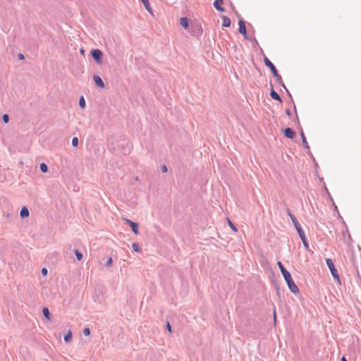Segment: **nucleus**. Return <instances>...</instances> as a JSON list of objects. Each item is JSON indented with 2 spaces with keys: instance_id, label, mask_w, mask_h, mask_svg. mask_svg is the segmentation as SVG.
<instances>
[{
  "instance_id": "nucleus-1",
  "label": "nucleus",
  "mask_w": 361,
  "mask_h": 361,
  "mask_svg": "<svg viewBox=\"0 0 361 361\" xmlns=\"http://www.w3.org/2000/svg\"><path fill=\"white\" fill-rule=\"evenodd\" d=\"M277 264L290 290L295 294L299 293V288L295 285L294 281L292 279L290 272L286 270L281 262H278Z\"/></svg>"
},
{
  "instance_id": "nucleus-2",
  "label": "nucleus",
  "mask_w": 361,
  "mask_h": 361,
  "mask_svg": "<svg viewBox=\"0 0 361 361\" xmlns=\"http://www.w3.org/2000/svg\"><path fill=\"white\" fill-rule=\"evenodd\" d=\"M326 264L328 268L329 269L331 274L332 276L334 277V279L336 281V282L338 284H341L339 274H338L337 269H336L332 259L330 258L326 259Z\"/></svg>"
},
{
  "instance_id": "nucleus-3",
  "label": "nucleus",
  "mask_w": 361,
  "mask_h": 361,
  "mask_svg": "<svg viewBox=\"0 0 361 361\" xmlns=\"http://www.w3.org/2000/svg\"><path fill=\"white\" fill-rule=\"evenodd\" d=\"M238 25H239L238 32L240 34H242L246 39L252 42L253 40L250 37H249L247 34L245 22L243 20H240L238 22Z\"/></svg>"
},
{
  "instance_id": "nucleus-4",
  "label": "nucleus",
  "mask_w": 361,
  "mask_h": 361,
  "mask_svg": "<svg viewBox=\"0 0 361 361\" xmlns=\"http://www.w3.org/2000/svg\"><path fill=\"white\" fill-rule=\"evenodd\" d=\"M91 55L97 63L99 64L102 63V58L103 56V53L101 50L92 49L91 51Z\"/></svg>"
},
{
  "instance_id": "nucleus-5",
  "label": "nucleus",
  "mask_w": 361,
  "mask_h": 361,
  "mask_svg": "<svg viewBox=\"0 0 361 361\" xmlns=\"http://www.w3.org/2000/svg\"><path fill=\"white\" fill-rule=\"evenodd\" d=\"M264 64L267 67L269 68L273 75H274L275 74L277 75L278 71H277L275 66L272 63V62L266 56H264Z\"/></svg>"
},
{
  "instance_id": "nucleus-6",
  "label": "nucleus",
  "mask_w": 361,
  "mask_h": 361,
  "mask_svg": "<svg viewBox=\"0 0 361 361\" xmlns=\"http://www.w3.org/2000/svg\"><path fill=\"white\" fill-rule=\"evenodd\" d=\"M124 221L126 224L129 225L131 227L132 231H133V233L135 235L139 234V231H138L139 225L137 223L133 222L131 220L128 219H125Z\"/></svg>"
},
{
  "instance_id": "nucleus-7",
  "label": "nucleus",
  "mask_w": 361,
  "mask_h": 361,
  "mask_svg": "<svg viewBox=\"0 0 361 361\" xmlns=\"http://www.w3.org/2000/svg\"><path fill=\"white\" fill-rule=\"evenodd\" d=\"M292 222L299 235L305 233V231L302 228V226L300 224L299 221H298L297 218H292Z\"/></svg>"
},
{
  "instance_id": "nucleus-8",
  "label": "nucleus",
  "mask_w": 361,
  "mask_h": 361,
  "mask_svg": "<svg viewBox=\"0 0 361 361\" xmlns=\"http://www.w3.org/2000/svg\"><path fill=\"white\" fill-rule=\"evenodd\" d=\"M93 80L97 87H99L100 88L105 87L104 82H103L102 79L99 75H94Z\"/></svg>"
},
{
  "instance_id": "nucleus-9",
  "label": "nucleus",
  "mask_w": 361,
  "mask_h": 361,
  "mask_svg": "<svg viewBox=\"0 0 361 361\" xmlns=\"http://www.w3.org/2000/svg\"><path fill=\"white\" fill-rule=\"evenodd\" d=\"M283 133L285 136L290 139H293L295 135L294 130L290 128H285Z\"/></svg>"
},
{
  "instance_id": "nucleus-10",
  "label": "nucleus",
  "mask_w": 361,
  "mask_h": 361,
  "mask_svg": "<svg viewBox=\"0 0 361 361\" xmlns=\"http://www.w3.org/2000/svg\"><path fill=\"white\" fill-rule=\"evenodd\" d=\"M270 96L273 99L282 102L281 97L280 95L274 90L273 86L271 85V90L270 92Z\"/></svg>"
},
{
  "instance_id": "nucleus-11",
  "label": "nucleus",
  "mask_w": 361,
  "mask_h": 361,
  "mask_svg": "<svg viewBox=\"0 0 361 361\" xmlns=\"http://www.w3.org/2000/svg\"><path fill=\"white\" fill-rule=\"evenodd\" d=\"M192 31L194 32L193 35L194 36H198V35H200L202 33V30L201 28V26L200 25H192Z\"/></svg>"
},
{
  "instance_id": "nucleus-12",
  "label": "nucleus",
  "mask_w": 361,
  "mask_h": 361,
  "mask_svg": "<svg viewBox=\"0 0 361 361\" xmlns=\"http://www.w3.org/2000/svg\"><path fill=\"white\" fill-rule=\"evenodd\" d=\"M180 25L184 28V29H188L189 28V20L186 17H182L180 18Z\"/></svg>"
},
{
  "instance_id": "nucleus-13",
  "label": "nucleus",
  "mask_w": 361,
  "mask_h": 361,
  "mask_svg": "<svg viewBox=\"0 0 361 361\" xmlns=\"http://www.w3.org/2000/svg\"><path fill=\"white\" fill-rule=\"evenodd\" d=\"M222 3H223V0H215V1L214 2V8L217 11H221V12L225 11V9L220 5Z\"/></svg>"
},
{
  "instance_id": "nucleus-14",
  "label": "nucleus",
  "mask_w": 361,
  "mask_h": 361,
  "mask_svg": "<svg viewBox=\"0 0 361 361\" xmlns=\"http://www.w3.org/2000/svg\"><path fill=\"white\" fill-rule=\"evenodd\" d=\"M274 76V78H276V80H277L278 83H279V85H282V86H283V87L286 90V91H287V92L288 93L289 96H290V97H291L290 94L288 92V90L286 89V86H285L284 83L283 82L282 78H281V76L279 74V73H277V75H276V74H275Z\"/></svg>"
},
{
  "instance_id": "nucleus-15",
  "label": "nucleus",
  "mask_w": 361,
  "mask_h": 361,
  "mask_svg": "<svg viewBox=\"0 0 361 361\" xmlns=\"http://www.w3.org/2000/svg\"><path fill=\"white\" fill-rule=\"evenodd\" d=\"M29 214V210L26 207H23L20 212V216L21 218L27 217Z\"/></svg>"
},
{
  "instance_id": "nucleus-16",
  "label": "nucleus",
  "mask_w": 361,
  "mask_h": 361,
  "mask_svg": "<svg viewBox=\"0 0 361 361\" xmlns=\"http://www.w3.org/2000/svg\"><path fill=\"white\" fill-rule=\"evenodd\" d=\"M300 239H301V240L302 242V244L305 246V249L307 250H308L310 247H309V243H308V242H307V240L306 239L305 233H304L302 235H300Z\"/></svg>"
},
{
  "instance_id": "nucleus-17",
  "label": "nucleus",
  "mask_w": 361,
  "mask_h": 361,
  "mask_svg": "<svg viewBox=\"0 0 361 361\" xmlns=\"http://www.w3.org/2000/svg\"><path fill=\"white\" fill-rule=\"evenodd\" d=\"M141 1L142 2L145 8H146V10L150 13L151 14H152V9L150 6V4H149V0H141Z\"/></svg>"
},
{
  "instance_id": "nucleus-18",
  "label": "nucleus",
  "mask_w": 361,
  "mask_h": 361,
  "mask_svg": "<svg viewBox=\"0 0 361 361\" xmlns=\"http://www.w3.org/2000/svg\"><path fill=\"white\" fill-rule=\"evenodd\" d=\"M223 23L222 26L224 27H228L231 25V20L230 18L226 16H223Z\"/></svg>"
},
{
  "instance_id": "nucleus-19",
  "label": "nucleus",
  "mask_w": 361,
  "mask_h": 361,
  "mask_svg": "<svg viewBox=\"0 0 361 361\" xmlns=\"http://www.w3.org/2000/svg\"><path fill=\"white\" fill-rule=\"evenodd\" d=\"M300 136H301L302 140V144H303L304 147L307 149H310V147L308 145V143L307 142L306 137H305V134H304L302 130H301Z\"/></svg>"
},
{
  "instance_id": "nucleus-20",
  "label": "nucleus",
  "mask_w": 361,
  "mask_h": 361,
  "mask_svg": "<svg viewBox=\"0 0 361 361\" xmlns=\"http://www.w3.org/2000/svg\"><path fill=\"white\" fill-rule=\"evenodd\" d=\"M42 313L44 317L48 320L50 321V312L47 307H44L42 309Z\"/></svg>"
},
{
  "instance_id": "nucleus-21",
  "label": "nucleus",
  "mask_w": 361,
  "mask_h": 361,
  "mask_svg": "<svg viewBox=\"0 0 361 361\" xmlns=\"http://www.w3.org/2000/svg\"><path fill=\"white\" fill-rule=\"evenodd\" d=\"M72 332L69 330L67 334L64 336V341L68 343L72 338Z\"/></svg>"
},
{
  "instance_id": "nucleus-22",
  "label": "nucleus",
  "mask_w": 361,
  "mask_h": 361,
  "mask_svg": "<svg viewBox=\"0 0 361 361\" xmlns=\"http://www.w3.org/2000/svg\"><path fill=\"white\" fill-rule=\"evenodd\" d=\"M73 252H74V253L75 255L77 260L78 261H81L82 257H83L82 254L80 252H79L78 250H74Z\"/></svg>"
},
{
  "instance_id": "nucleus-23",
  "label": "nucleus",
  "mask_w": 361,
  "mask_h": 361,
  "mask_svg": "<svg viewBox=\"0 0 361 361\" xmlns=\"http://www.w3.org/2000/svg\"><path fill=\"white\" fill-rule=\"evenodd\" d=\"M40 170L42 173H47L48 171V166H47L46 164L44 163H42L40 164Z\"/></svg>"
},
{
  "instance_id": "nucleus-24",
  "label": "nucleus",
  "mask_w": 361,
  "mask_h": 361,
  "mask_svg": "<svg viewBox=\"0 0 361 361\" xmlns=\"http://www.w3.org/2000/svg\"><path fill=\"white\" fill-rule=\"evenodd\" d=\"M79 106L84 109L85 107V100L83 97H81L79 100Z\"/></svg>"
},
{
  "instance_id": "nucleus-25",
  "label": "nucleus",
  "mask_w": 361,
  "mask_h": 361,
  "mask_svg": "<svg viewBox=\"0 0 361 361\" xmlns=\"http://www.w3.org/2000/svg\"><path fill=\"white\" fill-rule=\"evenodd\" d=\"M132 247L135 252H140V246L137 243H133L132 244Z\"/></svg>"
},
{
  "instance_id": "nucleus-26",
  "label": "nucleus",
  "mask_w": 361,
  "mask_h": 361,
  "mask_svg": "<svg viewBox=\"0 0 361 361\" xmlns=\"http://www.w3.org/2000/svg\"><path fill=\"white\" fill-rule=\"evenodd\" d=\"M2 120L5 123H8L9 121V116L6 114H4L2 116Z\"/></svg>"
},
{
  "instance_id": "nucleus-27",
  "label": "nucleus",
  "mask_w": 361,
  "mask_h": 361,
  "mask_svg": "<svg viewBox=\"0 0 361 361\" xmlns=\"http://www.w3.org/2000/svg\"><path fill=\"white\" fill-rule=\"evenodd\" d=\"M72 145L73 147H77L78 145V137H74L73 139H72Z\"/></svg>"
},
{
  "instance_id": "nucleus-28",
  "label": "nucleus",
  "mask_w": 361,
  "mask_h": 361,
  "mask_svg": "<svg viewBox=\"0 0 361 361\" xmlns=\"http://www.w3.org/2000/svg\"><path fill=\"white\" fill-rule=\"evenodd\" d=\"M83 334L85 336H88L90 335V329L89 328H85L83 329Z\"/></svg>"
},
{
  "instance_id": "nucleus-29",
  "label": "nucleus",
  "mask_w": 361,
  "mask_h": 361,
  "mask_svg": "<svg viewBox=\"0 0 361 361\" xmlns=\"http://www.w3.org/2000/svg\"><path fill=\"white\" fill-rule=\"evenodd\" d=\"M112 262H113L112 258H111V257H109V258L107 259V261H106V262L105 266H106V267H110V266L112 264Z\"/></svg>"
},
{
  "instance_id": "nucleus-30",
  "label": "nucleus",
  "mask_w": 361,
  "mask_h": 361,
  "mask_svg": "<svg viewBox=\"0 0 361 361\" xmlns=\"http://www.w3.org/2000/svg\"><path fill=\"white\" fill-rule=\"evenodd\" d=\"M286 212H287V214H288V215L290 216V219H291V220H292V218H296V217H295V216L291 213L290 210L288 208H287Z\"/></svg>"
},
{
  "instance_id": "nucleus-31",
  "label": "nucleus",
  "mask_w": 361,
  "mask_h": 361,
  "mask_svg": "<svg viewBox=\"0 0 361 361\" xmlns=\"http://www.w3.org/2000/svg\"><path fill=\"white\" fill-rule=\"evenodd\" d=\"M286 114L289 117H290L292 116L291 111L289 109H286Z\"/></svg>"
},
{
  "instance_id": "nucleus-32",
  "label": "nucleus",
  "mask_w": 361,
  "mask_h": 361,
  "mask_svg": "<svg viewBox=\"0 0 361 361\" xmlns=\"http://www.w3.org/2000/svg\"><path fill=\"white\" fill-rule=\"evenodd\" d=\"M229 225H230L231 228L233 231H237L236 227L234 226V224H233L232 222L229 221Z\"/></svg>"
},
{
  "instance_id": "nucleus-33",
  "label": "nucleus",
  "mask_w": 361,
  "mask_h": 361,
  "mask_svg": "<svg viewBox=\"0 0 361 361\" xmlns=\"http://www.w3.org/2000/svg\"><path fill=\"white\" fill-rule=\"evenodd\" d=\"M42 274L43 276H46L47 274V269L46 268H42Z\"/></svg>"
},
{
  "instance_id": "nucleus-34",
  "label": "nucleus",
  "mask_w": 361,
  "mask_h": 361,
  "mask_svg": "<svg viewBox=\"0 0 361 361\" xmlns=\"http://www.w3.org/2000/svg\"><path fill=\"white\" fill-rule=\"evenodd\" d=\"M167 170H168V169H167V167H166V165H163V166H161V171H162L164 173H166V172L167 171Z\"/></svg>"
},
{
  "instance_id": "nucleus-35",
  "label": "nucleus",
  "mask_w": 361,
  "mask_h": 361,
  "mask_svg": "<svg viewBox=\"0 0 361 361\" xmlns=\"http://www.w3.org/2000/svg\"><path fill=\"white\" fill-rule=\"evenodd\" d=\"M18 57L20 60H23L25 59V56L23 54L20 53L18 55Z\"/></svg>"
},
{
  "instance_id": "nucleus-36",
  "label": "nucleus",
  "mask_w": 361,
  "mask_h": 361,
  "mask_svg": "<svg viewBox=\"0 0 361 361\" xmlns=\"http://www.w3.org/2000/svg\"><path fill=\"white\" fill-rule=\"evenodd\" d=\"M166 328L169 332H171V326L169 322L166 324Z\"/></svg>"
},
{
  "instance_id": "nucleus-37",
  "label": "nucleus",
  "mask_w": 361,
  "mask_h": 361,
  "mask_svg": "<svg viewBox=\"0 0 361 361\" xmlns=\"http://www.w3.org/2000/svg\"><path fill=\"white\" fill-rule=\"evenodd\" d=\"M341 361H348V360H346V358L343 356V357H342V358H341Z\"/></svg>"
},
{
  "instance_id": "nucleus-38",
  "label": "nucleus",
  "mask_w": 361,
  "mask_h": 361,
  "mask_svg": "<svg viewBox=\"0 0 361 361\" xmlns=\"http://www.w3.org/2000/svg\"><path fill=\"white\" fill-rule=\"evenodd\" d=\"M80 53H81L82 54H84L85 51H84V49H81L80 50Z\"/></svg>"
},
{
  "instance_id": "nucleus-39",
  "label": "nucleus",
  "mask_w": 361,
  "mask_h": 361,
  "mask_svg": "<svg viewBox=\"0 0 361 361\" xmlns=\"http://www.w3.org/2000/svg\"><path fill=\"white\" fill-rule=\"evenodd\" d=\"M274 319L276 320V314H275V312H274Z\"/></svg>"
},
{
  "instance_id": "nucleus-40",
  "label": "nucleus",
  "mask_w": 361,
  "mask_h": 361,
  "mask_svg": "<svg viewBox=\"0 0 361 361\" xmlns=\"http://www.w3.org/2000/svg\"><path fill=\"white\" fill-rule=\"evenodd\" d=\"M296 119H297L298 121H299L298 117L297 115H296Z\"/></svg>"
}]
</instances>
